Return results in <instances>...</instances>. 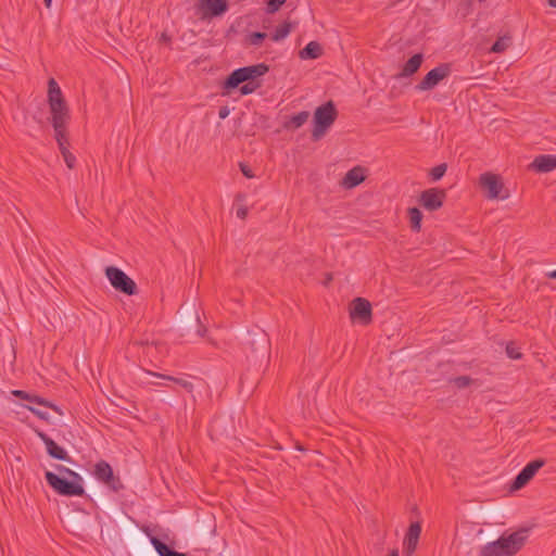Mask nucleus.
I'll return each instance as SVG.
<instances>
[{"label": "nucleus", "mask_w": 556, "mask_h": 556, "mask_svg": "<svg viewBox=\"0 0 556 556\" xmlns=\"http://www.w3.org/2000/svg\"><path fill=\"white\" fill-rule=\"evenodd\" d=\"M528 538V528H520L509 534L503 533L497 540L482 546L479 556H514L525 546Z\"/></svg>", "instance_id": "nucleus-1"}, {"label": "nucleus", "mask_w": 556, "mask_h": 556, "mask_svg": "<svg viewBox=\"0 0 556 556\" xmlns=\"http://www.w3.org/2000/svg\"><path fill=\"white\" fill-rule=\"evenodd\" d=\"M55 469L60 473L66 475L71 480L61 478L54 472L46 471L45 478L47 483L60 495L63 496H83L85 489L83 485V478L76 471L63 466L55 465Z\"/></svg>", "instance_id": "nucleus-2"}, {"label": "nucleus", "mask_w": 556, "mask_h": 556, "mask_svg": "<svg viewBox=\"0 0 556 556\" xmlns=\"http://www.w3.org/2000/svg\"><path fill=\"white\" fill-rule=\"evenodd\" d=\"M268 71V65L264 63L237 68L224 81V89L232 90L247 80L255 81L257 77L265 75Z\"/></svg>", "instance_id": "nucleus-3"}, {"label": "nucleus", "mask_w": 556, "mask_h": 556, "mask_svg": "<svg viewBox=\"0 0 556 556\" xmlns=\"http://www.w3.org/2000/svg\"><path fill=\"white\" fill-rule=\"evenodd\" d=\"M338 112L332 101L318 106L314 113V128L312 138L319 140L327 129L334 123Z\"/></svg>", "instance_id": "nucleus-4"}, {"label": "nucleus", "mask_w": 556, "mask_h": 556, "mask_svg": "<svg viewBox=\"0 0 556 556\" xmlns=\"http://www.w3.org/2000/svg\"><path fill=\"white\" fill-rule=\"evenodd\" d=\"M248 357L265 358L269 351V340L263 330L248 331L242 342Z\"/></svg>", "instance_id": "nucleus-5"}, {"label": "nucleus", "mask_w": 556, "mask_h": 556, "mask_svg": "<svg viewBox=\"0 0 556 556\" xmlns=\"http://www.w3.org/2000/svg\"><path fill=\"white\" fill-rule=\"evenodd\" d=\"M105 276L116 291L127 295L137 294L138 289L136 282L122 269L115 266H108L105 268Z\"/></svg>", "instance_id": "nucleus-6"}, {"label": "nucleus", "mask_w": 556, "mask_h": 556, "mask_svg": "<svg viewBox=\"0 0 556 556\" xmlns=\"http://www.w3.org/2000/svg\"><path fill=\"white\" fill-rule=\"evenodd\" d=\"M48 102L51 117L70 115L61 88L53 78L48 81Z\"/></svg>", "instance_id": "nucleus-7"}, {"label": "nucleus", "mask_w": 556, "mask_h": 556, "mask_svg": "<svg viewBox=\"0 0 556 556\" xmlns=\"http://www.w3.org/2000/svg\"><path fill=\"white\" fill-rule=\"evenodd\" d=\"M93 475L98 481L104 483L114 492H118L124 488L119 477L114 475L111 465L105 460H100L94 465Z\"/></svg>", "instance_id": "nucleus-8"}, {"label": "nucleus", "mask_w": 556, "mask_h": 556, "mask_svg": "<svg viewBox=\"0 0 556 556\" xmlns=\"http://www.w3.org/2000/svg\"><path fill=\"white\" fill-rule=\"evenodd\" d=\"M545 465V460L542 458L534 459L528 463L521 471L513 480L509 490L511 492L521 490L526 486L536 475V472Z\"/></svg>", "instance_id": "nucleus-9"}, {"label": "nucleus", "mask_w": 556, "mask_h": 556, "mask_svg": "<svg viewBox=\"0 0 556 556\" xmlns=\"http://www.w3.org/2000/svg\"><path fill=\"white\" fill-rule=\"evenodd\" d=\"M480 185L486 191V198L494 199H506L508 194H502L504 185L500 177L492 173H484L480 176Z\"/></svg>", "instance_id": "nucleus-10"}, {"label": "nucleus", "mask_w": 556, "mask_h": 556, "mask_svg": "<svg viewBox=\"0 0 556 556\" xmlns=\"http://www.w3.org/2000/svg\"><path fill=\"white\" fill-rule=\"evenodd\" d=\"M451 68L448 64H441L426 74L422 80L416 85L419 91L433 89L441 80L450 75Z\"/></svg>", "instance_id": "nucleus-11"}, {"label": "nucleus", "mask_w": 556, "mask_h": 556, "mask_svg": "<svg viewBox=\"0 0 556 556\" xmlns=\"http://www.w3.org/2000/svg\"><path fill=\"white\" fill-rule=\"evenodd\" d=\"M371 304L364 298H355L350 305V317L362 325L371 323Z\"/></svg>", "instance_id": "nucleus-12"}, {"label": "nucleus", "mask_w": 556, "mask_h": 556, "mask_svg": "<svg viewBox=\"0 0 556 556\" xmlns=\"http://www.w3.org/2000/svg\"><path fill=\"white\" fill-rule=\"evenodd\" d=\"M445 197L444 190L430 188L420 193L419 203L425 210L433 212L442 207Z\"/></svg>", "instance_id": "nucleus-13"}, {"label": "nucleus", "mask_w": 556, "mask_h": 556, "mask_svg": "<svg viewBox=\"0 0 556 556\" xmlns=\"http://www.w3.org/2000/svg\"><path fill=\"white\" fill-rule=\"evenodd\" d=\"M35 433L46 445L47 453L49 454V456L59 460L72 462L67 452L63 447L58 445L48 434L38 429H35Z\"/></svg>", "instance_id": "nucleus-14"}, {"label": "nucleus", "mask_w": 556, "mask_h": 556, "mask_svg": "<svg viewBox=\"0 0 556 556\" xmlns=\"http://www.w3.org/2000/svg\"><path fill=\"white\" fill-rule=\"evenodd\" d=\"M420 533H421L420 522L416 521V522L410 523V526L405 534L404 542H403V545H404L403 553L405 556H413V554L415 553V551L417 548Z\"/></svg>", "instance_id": "nucleus-15"}, {"label": "nucleus", "mask_w": 556, "mask_h": 556, "mask_svg": "<svg viewBox=\"0 0 556 556\" xmlns=\"http://www.w3.org/2000/svg\"><path fill=\"white\" fill-rule=\"evenodd\" d=\"M70 121V115L67 116H54L51 117V123L55 132V140L58 142L60 151L67 149L68 139L66 132V126Z\"/></svg>", "instance_id": "nucleus-16"}, {"label": "nucleus", "mask_w": 556, "mask_h": 556, "mask_svg": "<svg viewBox=\"0 0 556 556\" xmlns=\"http://www.w3.org/2000/svg\"><path fill=\"white\" fill-rule=\"evenodd\" d=\"M12 394L15 397H18L21 400H25V401H28L30 403H35V404H38V405H41V406H45V407H49L52 410H54L56 414L63 415L62 409L58 405L53 404L52 402H50V401H48V400H46V399H43L41 396L29 394V393H27L26 391H23V390H14V391H12Z\"/></svg>", "instance_id": "nucleus-17"}, {"label": "nucleus", "mask_w": 556, "mask_h": 556, "mask_svg": "<svg viewBox=\"0 0 556 556\" xmlns=\"http://www.w3.org/2000/svg\"><path fill=\"white\" fill-rule=\"evenodd\" d=\"M530 168L538 173H548L556 169V155L542 154L536 156L530 164Z\"/></svg>", "instance_id": "nucleus-18"}, {"label": "nucleus", "mask_w": 556, "mask_h": 556, "mask_svg": "<svg viewBox=\"0 0 556 556\" xmlns=\"http://www.w3.org/2000/svg\"><path fill=\"white\" fill-rule=\"evenodd\" d=\"M365 180L364 168L355 166L350 169L342 179L341 185L345 189H352L362 184Z\"/></svg>", "instance_id": "nucleus-19"}, {"label": "nucleus", "mask_w": 556, "mask_h": 556, "mask_svg": "<svg viewBox=\"0 0 556 556\" xmlns=\"http://www.w3.org/2000/svg\"><path fill=\"white\" fill-rule=\"evenodd\" d=\"M192 317L189 321H185L180 326L182 334H189L193 329L195 336L202 338L206 331L205 327L201 324L200 317L195 311H193Z\"/></svg>", "instance_id": "nucleus-20"}, {"label": "nucleus", "mask_w": 556, "mask_h": 556, "mask_svg": "<svg viewBox=\"0 0 556 556\" xmlns=\"http://www.w3.org/2000/svg\"><path fill=\"white\" fill-rule=\"evenodd\" d=\"M424 61V55L421 53H416L412 58H409L406 63L404 64L401 76L402 77H409L413 74H415L419 67L421 66V63Z\"/></svg>", "instance_id": "nucleus-21"}, {"label": "nucleus", "mask_w": 556, "mask_h": 556, "mask_svg": "<svg viewBox=\"0 0 556 556\" xmlns=\"http://www.w3.org/2000/svg\"><path fill=\"white\" fill-rule=\"evenodd\" d=\"M323 54V47L317 41H311L308 42L300 52L299 56L302 60H315L321 56Z\"/></svg>", "instance_id": "nucleus-22"}, {"label": "nucleus", "mask_w": 556, "mask_h": 556, "mask_svg": "<svg viewBox=\"0 0 556 556\" xmlns=\"http://www.w3.org/2000/svg\"><path fill=\"white\" fill-rule=\"evenodd\" d=\"M150 542L160 556H188L185 553H179V552L170 548L167 544L162 542L156 536H151Z\"/></svg>", "instance_id": "nucleus-23"}, {"label": "nucleus", "mask_w": 556, "mask_h": 556, "mask_svg": "<svg viewBox=\"0 0 556 556\" xmlns=\"http://www.w3.org/2000/svg\"><path fill=\"white\" fill-rule=\"evenodd\" d=\"M206 10L212 16H219L228 10L227 0H204Z\"/></svg>", "instance_id": "nucleus-24"}, {"label": "nucleus", "mask_w": 556, "mask_h": 556, "mask_svg": "<svg viewBox=\"0 0 556 556\" xmlns=\"http://www.w3.org/2000/svg\"><path fill=\"white\" fill-rule=\"evenodd\" d=\"M308 117L309 113L307 111L299 112L285 124V127L287 129H298L307 122Z\"/></svg>", "instance_id": "nucleus-25"}, {"label": "nucleus", "mask_w": 556, "mask_h": 556, "mask_svg": "<svg viewBox=\"0 0 556 556\" xmlns=\"http://www.w3.org/2000/svg\"><path fill=\"white\" fill-rule=\"evenodd\" d=\"M513 38L510 35H503L492 45L490 51L493 53H502L511 45Z\"/></svg>", "instance_id": "nucleus-26"}, {"label": "nucleus", "mask_w": 556, "mask_h": 556, "mask_svg": "<svg viewBox=\"0 0 556 556\" xmlns=\"http://www.w3.org/2000/svg\"><path fill=\"white\" fill-rule=\"evenodd\" d=\"M408 217L410 222V228L414 231H419L421 228L422 213L417 207L408 208Z\"/></svg>", "instance_id": "nucleus-27"}, {"label": "nucleus", "mask_w": 556, "mask_h": 556, "mask_svg": "<svg viewBox=\"0 0 556 556\" xmlns=\"http://www.w3.org/2000/svg\"><path fill=\"white\" fill-rule=\"evenodd\" d=\"M292 24L290 22H285L280 24L271 35V39L274 41H281L283 40L291 31Z\"/></svg>", "instance_id": "nucleus-28"}, {"label": "nucleus", "mask_w": 556, "mask_h": 556, "mask_svg": "<svg viewBox=\"0 0 556 556\" xmlns=\"http://www.w3.org/2000/svg\"><path fill=\"white\" fill-rule=\"evenodd\" d=\"M154 376H156L159 378H162V379H165V380H168V381H173V382L181 386L189 393H191L193 391V384L190 381L186 380V379L176 378V377H173V376L161 375V374H154Z\"/></svg>", "instance_id": "nucleus-29"}, {"label": "nucleus", "mask_w": 556, "mask_h": 556, "mask_svg": "<svg viewBox=\"0 0 556 556\" xmlns=\"http://www.w3.org/2000/svg\"><path fill=\"white\" fill-rule=\"evenodd\" d=\"M267 37L266 33L254 31L247 36L245 40L249 45L260 47L263 40Z\"/></svg>", "instance_id": "nucleus-30"}, {"label": "nucleus", "mask_w": 556, "mask_h": 556, "mask_svg": "<svg viewBox=\"0 0 556 556\" xmlns=\"http://www.w3.org/2000/svg\"><path fill=\"white\" fill-rule=\"evenodd\" d=\"M447 165L445 163L434 166L430 170V177L433 181L440 180L446 173Z\"/></svg>", "instance_id": "nucleus-31"}, {"label": "nucleus", "mask_w": 556, "mask_h": 556, "mask_svg": "<svg viewBox=\"0 0 556 556\" xmlns=\"http://www.w3.org/2000/svg\"><path fill=\"white\" fill-rule=\"evenodd\" d=\"M451 382L454 383L458 389H465L470 386L472 379L468 376H458L451 379Z\"/></svg>", "instance_id": "nucleus-32"}, {"label": "nucleus", "mask_w": 556, "mask_h": 556, "mask_svg": "<svg viewBox=\"0 0 556 556\" xmlns=\"http://www.w3.org/2000/svg\"><path fill=\"white\" fill-rule=\"evenodd\" d=\"M245 83L247 84L240 88V93L243 96L253 93L261 86L260 83L256 81L247 80Z\"/></svg>", "instance_id": "nucleus-33"}, {"label": "nucleus", "mask_w": 556, "mask_h": 556, "mask_svg": "<svg viewBox=\"0 0 556 556\" xmlns=\"http://www.w3.org/2000/svg\"><path fill=\"white\" fill-rule=\"evenodd\" d=\"M506 354L511 359H519L522 356L518 346H516L513 342L506 345Z\"/></svg>", "instance_id": "nucleus-34"}, {"label": "nucleus", "mask_w": 556, "mask_h": 556, "mask_svg": "<svg viewBox=\"0 0 556 556\" xmlns=\"http://www.w3.org/2000/svg\"><path fill=\"white\" fill-rule=\"evenodd\" d=\"M61 153L63 155V159H64L67 167L71 169L74 168L76 157L68 151V149L62 150Z\"/></svg>", "instance_id": "nucleus-35"}, {"label": "nucleus", "mask_w": 556, "mask_h": 556, "mask_svg": "<svg viewBox=\"0 0 556 556\" xmlns=\"http://www.w3.org/2000/svg\"><path fill=\"white\" fill-rule=\"evenodd\" d=\"M29 412H31L35 416H37L38 418L47 421V422H50V418H49V415L47 412H43L41 409H38L36 407H33V406H29V405H26L25 406Z\"/></svg>", "instance_id": "nucleus-36"}, {"label": "nucleus", "mask_w": 556, "mask_h": 556, "mask_svg": "<svg viewBox=\"0 0 556 556\" xmlns=\"http://www.w3.org/2000/svg\"><path fill=\"white\" fill-rule=\"evenodd\" d=\"M287 0H269L267 3V11L275 13Z\"/></svg>", "instance_id": "nucleus-37"}, {"label": "nucleus", "mask_w": 556, "mask_h": 556, "mask_svg": "<svg viewBox=\"0 0 556 556\" xmlns=\"http://www.w3.org/2000/svg\"><path fill=\"white\" fill-rule=\"evenodd\" d=\"M240 166V170L241 173L247 177V178H253L254 177V174L252 172V169L250 168L249 165L244 164V163H240L239 164Z\"/></svg>", "instance_id": "nucleus-38"}, {"label": "nucleus", "mask_w": 556, "mask_h": 556, "mask_svg": "<svg viewBox=\"0 0 556 556\" xmlns=\"http://www.w3.org/2000/svg\"><path fill=\"white\" fill-rule=\"evenodd\" d=\"M229 115V109L227 106H222L218 111V116L220 119H225Z\"/></svg>", "instance_id": "nucleus-39"}, {"label": "nucleus", "mask_w": 556, "mask_h": 556, "mask_svg": "<svg viewBox=\"0 0 556 556\" xmlns=\"http://www.w3.org/2000/svg\"><path fill=\"white\" fill-rule=\"evenodd\" d=\"M237 216L241 219H244L248 215V208L247 207H239L236 212Z\"/></svg>", "instance_id": "nucleus-40"}, {"label": "nucleus", "mask_w": 556, "mask_h": 556, "mask_svg": "<svg viewBox=\"0 0 556 556\" xmlns=\"http://www.w3.org/2000/svg\"><path fill=\"white\" fill-rule=\"evenodd\" d=\"M170 40L169 36L166 34V33H162L161 36H160V41L161 42H168Z\"/></svg>", "instance_id": "nucleus-41"}, {"label": "nucleus", "mask_w": 556, "mask_h": 556, "mask_svg": "<svg viewBox=\"0 0 556 556\" xmlns=\"http://www.w3.org/2000/svg\"><path fill=\"white\" fill-rule=\"evenodd\" d=\"M546 277H548L549 279H555L556 280V269L552 270V271H548L546 274Z\"/></svg>", "instance_id": "nucleus-42"}, {"label": "nucleus", "mask_w": 556, "mask_h": 556, "mask_svg": "<svg viewBox=\"0 0 556 556\" xmlns=\"http://www.w3.org/2000/svg\"><path fill=\"white\" fill-rule=\"evenodd\" d=\"M389 556H399V551L397 549H392L390 552Z\"/></svg>", "instance_id": "nucleus-43"}, {"label": "nucleus", "mask_w": 556, "mask_h": 556, "mask_svg": "<svg viewBox=\"0 0 556 556\" xmlns=\"http://www.w3.org/2000/svg\"><path fill=\"white\" fill-rule=\"evenodd\" d=\"M43 2L47 8H50L52 0H43Z\"/></svg>", "instance_id": "nucleus-44"}, {"label": "nucleus", "mask_w": 556, "mask_h": 556, "mask_svg": "<svg viewBox=\"0 0 556 556\" xmlns=\"http://www.w3.org/2000/svg\"><path fill=\"white\" fill-rule=\"evenodd\" d=\"M549 5L556 8V0H548Z\"/></svg>", "instance_id": "nucleus-45"}]
</instances>
